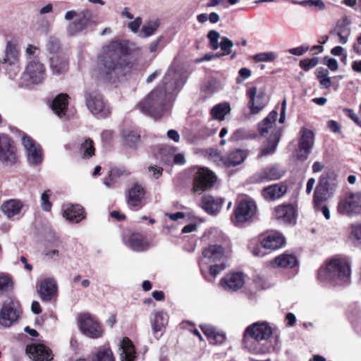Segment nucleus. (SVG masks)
<instances>
[{"label":"nucleus","mask_w":361,"mask_h":361,"mask_svg":"<svg viewBox=\"0 0 361 361\" xmlns=\"http://www.w3.org/2000/svg\"><path fill=\"white\" fill-rule=\"evenodd\" d=\"M38 48L34 45L28 44L25 49V56L27 59L32 60V57H35L38 54Z\"/></svg>","instance_id":"bf43d9fd"},{"label":"nucleus","mask_w":361,"mask_h":361,"mask_svg":"<svg viewBox=\"0 0 361 361\" xmlns=\"http://www.w3.org/2000/svg\"><path fill=\"white\" fill-rule=\"evenodd\" d=\"M23 207V203L21 200L11 199L3 202L1 206V211L8 218L11 219L19 215Z\"/></svg>","instance_id":"c756f323"},{"label":"nucleus","mask_w":361,"mask_h":361,"mask_svg":"<svg viewBox=\"0 0 361 361\" xmlns=\"http://www.w3.org/2000/svg\"><path fill=\"white\" fill-rule=\"evenodd\" d=\"M13 288V281L6 274L0 273V295Z\"/></svg>","instance_id":"49530a36"},{"label":"nucleus","mask_w":361,"mask_h":361,"mask_svg":"<svg viewBox=\"0 0 361 361\" xmlns=\"http://www.w3.org/2000/svg\"><path fill=\"white\" fill-rule=\"evenodd\" d=\"M16 161V150L12 140L6 135H0V162L11 166Z\"/></svg>","instance_id":"6e6552de"},{"label":"nucleus","mask_w":361,"mask_h":361,"mask_svg":"<svg viewBox=\"0 0 361 361\" xmlns=\"http://www.w3.org/2000/svg\"><path fill=\"white\" fill-rule=\"evenodd\" d=\"M26 353L33 361H51L53 359L51 351L43 344L27 346Z\"/></svg>","instance_id":"aec40b11"},{"label":"nucleus","mask_w":361,"mask_h":361,"mask_svg":"<svg viewBox=\"0 0 361 361\" xmlns=\"http://www.w3.org/2000/svg\"><path fill=\"white\" fill-rule=\"evenodd\" d=\"M267 101L264 88H250V114H259L267 105Z\"/></svg>","instance_id":"4468645a"},{"label":"nucleus","mask_w":361,"mask_h":361,"mask_svg":"<svg viewBox=\"0 0 361 361\" xmlns=\"http://www.w3.org/2000/svg\"><path fill=\"white\" fill-rule=\"evenodd\" d=\"M50 190L44 191L41 195V207L44 211H49L51 208V203L49 202Z\"/></svg>","instance_id":"4d7b16f0"},{"label":"nucleus","mask_w":361,"mask_h":361,"mask_svg":"<svg viewBox=\"0 0 361 361\" xmlns=\"http://www.w3.org/2000/svg\"><path fill=\"white\" fill-rule=\"evenodd\" d=\"M226 265L224 263L220 264H215L211 266L209 268V274L213 277L215 278L217 275H219L223 270L225 269Z\"/></svg>","instance_id":"13d9d810"},{"label":"nucleus","mask_w":361,"mask_h":361,"mask_svg":"<svg viewBox=\"0 0 361 361\" xmlns=\"http://www.w3.org/2000/svg\"><path fill=\"white\" fill-rule=\"evenodd\" d=\"M45 68L37 59L30 60L25 67L23 78L32 83H40L44 78Z\"/></svg>","instance_id":"9b49d317"},{"label":"nucleus","mask_w":361,"mask_h":361,"mask_svg":"<svg viewBox=\"0 0 361 361\" xmlns=\"http://www.w3.org/2000/svg\"><path fill=\"white\" fill-rule=\"evenodd\" d=\"M78 322L80 330L84 335L94 339L102 336L104 334L102 326L90 314H80L78 317Z\"/></svg>","instance_id":"39448f33"},{"label":"nucleus","mask_w":361,"mask_h":361,"mask_svg":"<svg viewBox=\"0 0 361 361\" xmlns=\"http://www.w3.org/2000/svg\"><path fill=\"white\" fill-rule=\"evenodd\" d=\"M58 288L56 281L52 278H47L42 281L39 285L38 293L41 300L49 302L57 295Z\"/></svg>","instance_id":"412c9836"},{"label":"nucleus","mask_w":361,"mask_h":361,"mask_svg":"<svg viewBox=\"0 0 361 361\" xmlns=\"http://www.w3.org/2000/svg\"><path fill=\"white\" fill-rule=\"evenodd\" d=\"M19 317V311L15 307L13 301L4 302L0 311V324L4 327H9L15 323Z\"/></svg>","instance_id":"f3484780"},{"label":"nucleus","mask_w":361,"mask_h":361,"mask_svg":"<svg viewBox=\"0 0 361 361\" xmlns=\"http://www.w3.org/2000/svg\"><path fill=\"white\" fill-rule=\"evenodd\" d=\"M141 24L142 18L137 17L133 21L129 23L128 27L132 32H137Z\"/></svg>","instance_id":"052dcab7"},{"label":"nucleus","mask_w":361,"mask_h":361,"mask_svg":"<svg viewBox=\"0 0 361 361\" xmlns=\"http://www.w3.org/2000/svg\"><path fill=\"white\" fill-rule=\"evenodd\" d=\"M68 98L69 97L67 94L62 93L57 95L52 102L51 109L60 118L66 115Z\"/></svg>","instance_id":"72a5a7b5"},{"label":"nucleus","mask_w":361,"mask_h":361,"mask_svg":"<svg viewBox=\"0 0 361 361\" xmlns=\"http://www.w3.org/2000/svg\"><path fill=\"white\" fill-rule=\"evenodd\" d=\"M204 88L209 93H214L221 90L222 85L216 78H212L204 85Z\"/></svg>","instance_id":"603ef678"},{"label":"nucleus","mask_w":361,"mask_h":361,"mask_svg":"<svg viewBox=\"0 0 361 361\" xmlns=\"http://www.w3.org/2000/svg\"><path fill=\"white\" fill-rule=\"evenodd\" d=\"M272 329L267 322H256L250 326V336L257 341L267 340L272 334Z\"/></svg>","instance_id":"393cba45"},{"label":"nucleus","mask_w":361,"mask_h":361,"mask_svg":"<svg viewBox=\"0 0 361 361\" xmlns=\"http://www.w3.org/2000/svg\"><path fill=\"white\" fill-rule=\"evenodd\" d=\"M159 27V22L157 20H151L145 23L141 29L139 36L141 38H146L152 36Z\"/></svg>","instance_id":"ea45409f"},{"label":"nucleus","mask_w":361,"mask_h":361,"mask_svg":"<svg viewBox=\"0 0 361 361\" xmlns=\"http://www.w3.org/2000/svg\"><path fill=\"white\" fill-rule=\"evenodd\" d=\"M230 111V104L227 102H223L215 105L211 110V114L214 118L222 121Z\"/></svg>","instance_id":"58836bf2"},{"label":"nucleus","mask_w":361,"mask_h":361,"mask_svg":"<svg viewBox=\"0 0 361 361\" xmlns=\"http://www.w3.org/2000/svg\"><path fill=\"white\" fill-rule=\"evenodd\" d=\"M148 170L149 172L152 173V177H154L156 179L161 176L162 171H163L162 168L158 167V166H149L148 168Z\"/></svg>","instance_id":"774afa93"},{"label":"nucleus","mask_w":361,"mask_h":361,"mask_svg":"<svg viewBox=\"0 0 361 361\" xmlns=\"http://www.w3.org/2000/svg\"><path fill=\"white\" fill-rule=\"evenodd\" d=\"M247 135L246 130L243 129H238L233 134L231 139L234 141H239L245 138Z\"/></svg>","instance_id":"680f3d73"},{"label":"nucleus","mask_w":361,"mask_h":361,"mask_svg":"<svg viewBox=\"0 0 361 361\" xmlns=\"http://www.w3.org/2000/svg\"><path fill=\"white\" fill-rule=\"evenodd\" d=\"M246 158V153L243 150L236 149L231 152L224 159V163L227 166H236L241 164Z\"/></svg>","instance_id":"4c0bfd02"},{"label":"nucleus","mask_w":361,"mask_h":361,"mask_svg":"<svg viewBox=\"0 0 361 361\" xmlns=\"http://www.w3.org/2000/svg\"><path fill=\"white\" fill-rule=\"evenodd\" d=\"M145 196V190L143 187L134 183L128 190L126 198L127 204L129 207H140Z\"/></svg>","instance_id":"cd10ccee"},{"label":"nucleus","mask_w":361,"mask_h":361,"mask_svg":"<svg viewBox=\"0 0 361 361\" xmlns=\"http://www.w3.org/2000/svg\"><path fill=\"white\" fill-rule=\"evenodd\" d=\"M216 180L214 173L207 169L201 168L196 172L194 179L193 190L202 193L211 188Z\"/></svg>","instance_id":"0eeeda50"},{"label":"nucleus","mask_w":361,"mask_h":361,"mask_svg":"<svg viewBox=\"0 0 361 361\" xmlns=\"http://www.w3.org/2000/svg\"><path fill=\"white\" fill-rule=\"evenodd\" d=\"M86 105L93 114H98L102 111L104 102L102 96L98 93H87L85 95Z\"/></svg>","instance_id":"7c9ffc66"},{"label":"nucleus","mask_w":361,"mask_h":361,"mask_svg":"<svg viewBox=\"0 0 361 361\" xmlns=\"http://www.w3.org/2000/svg\"><path fill=\"white\" fill-rule=\"evenodd\" d=\"M286 192V185L276 183L265 187L262 191V195L266 200L272 201L281 198Z\"/></svg>","instance_id":"c85d7f7f"},{"label":"nucleus","mask_w":361,"mask_h":361,"mask_svg":"<svg viewBox=\"0 0 361 361\" xmlns=\"http://www.w3.org/2000/svg\"><path fill=\"white\" fill-rule=\"evenodd\" d=\"M314 138L313 132L305 128H302L297 159L302 161L306 160L314 146Z\"/></svg>","instance_id":"ddd939ff"},{"label":"nucleus","mask_w":361,"mask_h":361,"mask_svg":"<svg viewBox=\"0 0 361 361\" xmlns=\"http://www.w3.org/2000/svg\"><path fill=\"white\" fill-rule=\"evenodd\" d=\"M128 246L135 251H142L149 247L143 235L139 233H132L128 241Z\"/></svg>","instance_id":"c9c22d12"},{"label":"nucleus","mask_w":361,"mask_h":361,"mask_svg":"<svg viewBox=\"0 0 361 361\" xmlns=\"http://www.w3.org/2000/svg\"><path fill=\"white\" fill-rule=\"evenodd\" d=\"M274 217L276 220L284 224H292L296 218V210L295 207L288 204H281L275 208Z\"/></svg>","instance_id":"b1692460"},{"label":"nucleus","mask_w":361,"mask_h":361,"mask_svg":"<svg viewBox=\"0 0 361 361\" xmlns=\"http://www.w3.org/2000/svg\"><path fill=\"white\" fill-rule=\"evenodd\" d=\"M121 360L133 361L135 357V348L128 338H124L121 343Z\"/></svg>","instance_id":"f704fd0d"},{"label":"nucleus","mask_w":361,"mask_h":361,"mask_svg":"<svg viewBox=\"0 0 361 361\" xmlns=\"http://www.w3.org/2000/svg\"><path fill=\"white\" fill-rule=\"evenodd\" d=\"M286 171L279 165L275 164L266 167L262 173L252 176V182H261L264 180H276L285 175Z\"/></svg>","instance_id":"4be33fe9"},{"label":"nucleus","mask_w":361,"mask_h":361,"mask_svg":"<svg viewBox=\"0 0 361 361\" xmlns=\"http://www.w3.org/2000/svg\"><path fill=\"white\" fill-rule=\"evenodd\" d=\"M224 203V199L222 197L214 198L209 195H204L201 202L202 208L209 214H217L222 204Z\"/></svg>","instance_id":"a878e982"},{"label":"nucleus","mask_w":361,"mask_h":361,"mask_svg":"<svg viewBox=\"0 0 361 361\" xmlns=\"http://www.w3.org/2000/svg\"><path fill=\"white\" fill-rule=\"evenodd\" d=\"M277 117L278 111L273 110L259 123L258 130L260 135L263 136L269 135V139L280 140L281 129L276 126Z\"/></svg>","instance_id":"423d86ee"},{"label":"nucleus","mask_w":361,"mask_h":361,"mask_svg":"<svg viewBox=\"0 0 361 361\" xmlns=\"http://www.w3.org/2000/svg\"><path fill=\"white\" fill-rule=\"evenodd\" d=\"M309 49L308 47H298L296 48L290 49L289 52L295 56H301Z\"/></svg>","instance_id":"338daca9"},{"label":"nucleus","mask_w":361,"mask_h":361,"mask_svg":"<svg viewBox=\"0 0 361 361\" xmlns=\"http://www.w3.org/2000/svg\"><path fill=\"white\" fill-rule=\"evenodd\" d=\"M0 61L11 76H15L20 72V54L15 42L12 40L6 42L4 54Z\"/></svg>","instance_id":"20e7f679"},{"label":"nucleus","mask_w":361,"mask_h":361,"mask_svg":"<svg viewBox=\"0 0 361 361\" xmlns=\"http://www.w3.org/2000/svg\"><path fill=\"white\" fill-rule=\"evenodd\" d=\"M280 140L269 139L267 143L263 146L259 154V157L272 154L275 152Z\"/></svg>","instance_id":"79ce46f5"},{"label":"nucleus","mask_w":361,"mask_h":361,"mask_svg":"<svg viewBox=\"0 0 361 361\" xmlns=\"http://www.w3.org/2000/svg\"><path fill=\"white\" fill-rule=\"evenodd\" d=\"M317 76L319 80L320 85L323 87L328 88L331 86V78L330 77L328 76V73L326 71H324L323 69L321 68L317 69Z\"/></svg>","instance_id":"8fccbe9b"},{"label":"nucleus","mask_w":361,"mask_h":361,"mask_svg":"<svg viewBox=\"0 0 361 361\" xmlns=\"http://www.w3.org/2000/svg\"><path fill=\"white\" fill-rule=\"evenodd\" d=\"M202 255L210 262H217L224 256V248L219 245H209L202 250Z\"/></svg>","instance_id":"2f4dec72"},{"label":"nucleus","mask_w":361,"mask_h":361,"mask_svg":"<svg viewBox=\"0 0 361 361\" xmlns=\"http://www.w3.org/2000/svg\"><path fill=\"white\" fill-rule=\"evenodd\" d=\"M318 58L314 57L310 59H307L300 61V66L303 70L308 71L315 67L318 64Z\"/></svg>","instance_id":"6e6d98bb"},{"label":"nucleus","mask_w":361,"mask_h":361,"mask_svg":"<svg viewBox=\"0 0 361 361\" xmlns=\"http://www.w3.org/2000/svg\"><path fill=\"white\" fill-rule=\"evenodd\" d=\"M278 55L274 51H266L257 54L252 56L255 62H272L276 60Z\"/></svg>","instance_id":"c03bdc74"},{"label":"nucleus","mask_w":361,"mask_h":361,"mask_svg":"<svg viewBox=\"0 0 361 361\" xmlns=\"http://www.w3.org/2000/svg\"><path fill=\"white\" fill-rule=\"evenodd\" d=\"M274 262L278 267L293 268L297 263L296 257L290 254L283 253L274 259Z\"/></svg>","instance_id":"e433bc0d"},{"label":"nucleus","mask_w":361,"mask_h":361,"mask_svg":"<svg viewBox=\"0 0 361 361\" xmlns=\"http://www.w3.org/2000/svg\"><path fill=\"white\" fill-rule=\"evenodd\" d=\"M349 25L350 22L348 18L341 19L337 21L335 27L330 30V34L337 35L339 38L338 42L345 44L348 42L351 32Z\"/></svg>","instance_id":"bb28decb"},{"label":"nucleus","mask_w":361,"mask_h":361,"mask_svg":"<svg viewBox=\"0 0 361 361\" xmlns=\"http://www.w3.org/2000/svg\"><path fill=\"white\" fill-rule=\"evenodd\" d=\"M245 283V276L242 272L228 273L220 281L221 287L228 291H237L243 287Z\"/></svg>","instance_id":"2eb2a0df"},{"label":"nucleus","mask_w":361,"mask_h":361,"mask_svg":"<svg viewBox=\"0 0 361 361\" xmlns=\"http://www.w3.org/2000/svg\"><path fill=\"white\" fill-rule=\"evenodd\" d=\"M233 44L232 41L228 39L226 37H222L221 38V42L219 43V47L223 51L222 54H219L221 56L227 55L230 54L231 49L233 47Z\"/></svg>","instance_id":"5fc2aeb1"},{"label":"nucleus","mask_w":361,"mask_h":361,"mask_svg":"<svg viewBox=\"0 0 361 361\" xmlns=\"http://www.w3.org/2000/svg\"><path fill=\"white\" fill-rule=\"evenodd\" d=\"M50 66L54 74H61L68 71V63L58 58L51 59Z\"/></svg>","instance_id":"a19ab883"},{"label":"nucleus","mask_w":361,"mask_h":361,"mask_svg":"<svg viewBox=\"0 0 361 361\" xmlns=\"http://www.w3.org/2000/svg\"><path fill=\"white\" fill-rule=\"evenodd\" d=\"M318 277L322 281H337L338 283H348L350 269L348 262L342 259H332L325 267L318 271Z\"/></svg>","instance_id":"7ed1b4c3"},{"label":"nucleus","mask_w":361,"mask_h":361,"mask_svg":"<svg viewBox=\"0 0 361 361\" xmlns=\"http://www.w3.org/2000/svg\"><path fill=\"white\" fill-rule=\"evenodd\" d=\"M349 238L356 244L361 245V224H355L350 226Z\"/></svg>","instance_id":"de8ad7c7"},{"label":"nucleus","mask_w":361,"mask_h":361,"mask_svg":"<svg viewBox=\"0 0 361 361\" xmlns=\"http://www.w3.org/2000/svg\"><path fill=\"white\" fill-rule=\"evenodd\" d=\"M92 11L88 9L78 12L75 20L70 23L67 27L68 34L72 36L84 30L92 23Z\"/></svg>","instance_id":"f8f14e48"},{"label":"nucleus","mask_w":361,"mask_h":361,"mask_svg":"<svg viewBox=\"0 0 361 361\" xmlns=\"http://www.w3.org/2000/svg\"><path fill=\"white\" fill-rule=\"evenodd\" d=\"M21 142L27 153L28 162L35 166L39 164L42 161V152L40 145L27 135L22 137Z\"/></svg>","instance_id":"1a4fd4ad"},{"label":"nucleus","mask_w":361,"mask_h":361,"mask_svg":"<svg viewBox=\"0 0 361 361\" xmlns=\"http://www.w3.org/2000/svg\"><path fill=\"white\" fill-rule=\"evenodd\" d=\"M336 187V183L330 184L324 178H322L314 191V202L315 205L318 206L322 202L328 200L331 196Z\"/></svg>","instance_id":"6ab92c4d"},{"label":"nucleus","mask_w":361,"mask_h":361,"mask_svg":"<svg viewBox=\"0 0 361 361\" xmlns=\"http://www.w3.org/2000/svg\"><path fill=\"white\" fill-rule=\"evenodd\" d=\"M80 153L85 158L91 157L94 154V147L92 140L87 139L81 144Z\"/></svg>","instance_id":"a18cd8bd"},{"label":"nucleus","mask_w":361,"mask_h":361,"mask_svg":"<svg viewBox=\"0 0 361 361\" xmlns=\"http://www.w3.org/2000/svg\"><path fill=\"white\" fill-rule=\"evenodd\" d=\"M203 154L207 157L208 159H211L214 162H219L221 161H224V159L222 158L219 152L213 148L207 149L203 151Z\"/></svg>","instance_id":"864d4df0"},{"label":"nucleus","mask_w":361,"mask_h":361,"mask_svg":"<svg viewBox=\"0 0 361 361\" xmlns=\"http://www.w3.org/2000/svg\"><path fill=\"white\" fill-rule=\"evenodd\" d=\"M123 140L126 145L133 147L140 140V135L134 131H128L123 134Z\"/></svg>","instance_id":"09e8293b"},{"label":"nucleus","mask_w":361,"mask_h":361,"mask_svg":"<svg viewBox=\"0 0 361 361\" xmlns=\"http://www.w3.org/2000/svg\"><path fill=\"white\" fill-rule=\"evenodd\" d=\"M338 211L341 214L361 213V193H352L347 195L339 202Z\"/></svg>","instance_id":"9d476101"},{"label":"nucleus","mask_w":361,"mask_h":361,"mask_svg":"<svg viewBox=\"0 0 361 361\" xmlns=\"http://www.w3.org/2000/svg\"><path fill=\"white\" fill-rule=\"evenodd\" d=\"M141 54V49L133 42H112L103 48L98 70L103 77L109 80L118 79L132 68V64L121 56H140Z\"/></svg>","instance_id":"f257e3e1"},{"label":"nucleus","mask_w":361,"mask_h":361,"mask_svg":"<svg viewBox=\"0 0 361 361\" xmlns=\"http://www.w3.org/2000/svg\"><path fill=\"white\" fill-rule=\"evenodd\" d=\"M63 216L68 221L78 223L85 218L83 209L79 205H67L63 208Z\"/></svg>","instance_id":"473e14b6"},{"label":"nucleus","mask_w":361,"mask_h":361,"mask_svg":"<svg viewBox=\"0 0 361 361\" xmlns=\"http://www.w3.org/2000/svg\"><path fill=\"white\" fill-rule=\"evenodd\" d=\"M207 38L209 40V45L214 50L218 49L219 47V39L221 38L219 32L216 30H210L207 34Z\"/></svg>","instance_id":"3c124183"},{"label":"nucleus","mask_w":361,"mask_h":361,"mask_svg":"<svg viewBox=\"0 0 361 361\" xmlns=\"http://www.w3.org/2000/svg\"><path fill=\"white\" fill-rule=\"evenodd\" d=\"M344 111L346 112L348 117H350L357 125L361 127V120L355 114L353 110L350 109H345Z\"/></svg>","instance_id":"e2e57ef3"},{"label":"nucleus","mask_w":361,"mask_h":361,"mask_svg":"<svg viewBox=\"0 0 361 361\" xmlns=\"http://www.w3.org/2000/svg\"><path fill=\"white\" fill-rule=\"evenodd\" d=\"M286 243V238L279 231L267 234L261 240V245L264 248L272 250L283 247Z\"/></svg>","instance_id":"5701e85b"},{"label":"nucleus","mask_w":361,"mask_h":361,"mask_svg":"<svg viewBox=\"0 0 361 361\" xmlns=\"http://www.w3.org/2000/svg\"><path fill=\"white\" fill-rule=\"evenodd\" d=\"M231 221L235 226L244 227L248 221V200H242L237 203Z\"/></svg>","instance_id":"a211bd4d"},{"label":"nucleus","mask_w":361,"mask_h":361,"mask_svg":"<svg viewBox=\"0 0 361 361\" xmlns=\"http://www.w3.org/2000/svg\"><path fill=\"white\" fill-rule=\"evenodd\" d=\"M44 255L48 259H56L60 257V253L58 250H47Z\"/></svg>","instance_id":"0e129e2a"},{"label":"nucleus","mask_w":361,"mask_h":361,"mask_svg":"<svg viewBox=\"0 0 361 361\" xmlns=\"http://www.w3.org/2000/svg\"><path fill=\"white\" fill-rule=\"evenodd\" d=\"M168 320L167 314L163 311H154L152 313L149 322L152 334L157 340H159L164 332Z\"/></svg>","instance_id":"dca6fc26"},{"label":"nucleus","mask_w":361,"mask_h":361,"mask_svg":"<svg viewBox=\"0 0 361 361\" xmlns=\"http://www.w3.org/2000/svg\"><path fill=\"white\" fill-rule=\"evenodd\" d=\"M92 361H114L111 350L109 348L100 349L93 355Z\"/></svg>","instance_id":"37998d69"},{"label":"nucleus","mask_w":361,"mask_h":361,"mask_svg":"<svg viewBox=\"0 0 361 361\" xmlns=\"http://www.w3.org/2000/svg\"><path fill=\"white\" fill-rule=\"evenodd\" d=\"M180 74L176 69L170 67L161 83L140 103V109L155 118L160 117L166 109L169 95L183 85V82L178 80Z\"/></svg>","instance_id":"f03ea898"},{"label":"nucleus","mask_w":361,"mask_h":361,"mask_svg":"<svg viewBox=\"0 0 361 361\" xmlns=\"http://www.w3.org/2000/svg\"><path fill=\"white\" fill-rule=\"evenodd\" d=\"M326 65L331 71H336L338 69V61L333 58H325Z\"/></svg>","instance_id":"69168bd1"}]
</instances>
